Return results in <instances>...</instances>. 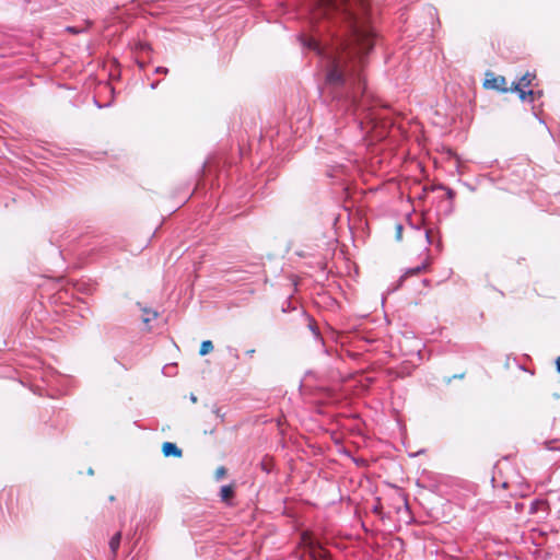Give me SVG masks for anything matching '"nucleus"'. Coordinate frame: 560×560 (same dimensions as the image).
Listing matches in <instances>:
<instances>
[{
    "mask_svg": "<svg viewBox=\"0 0 560 560\" xmlns=\"http://www.w3.org/2000/svg\"><path fill=\"white\" fill-rule=\"evenodd\" d=\"M317 7L316 18H339L348 24L351 44L341 52L329 54L326 84L336 92L339 89L347 90L342 105L347 110H351L362 125L360 116L370 109L371 96L360 68L364 56L373 47V34L360 23L351 0H318Z\"/></svg>",
    "mask_w": 560,
    "mask_h": 560,
    "instance_id": "f257e3e1",
    "label": "nucleus"
},
{
    "mask_svg": "<svg viewBox=\"0 0 560 560\" xmlns=\"http://www.w3.org/2000/svg\"><path fill=\"white\" fill-rule=\"evenodd\" d=\"M301 544L307 550L313 560H326L327 551L310 533H303L301 536Z\"/></svg>",
    "mask_w": 560,
    "mask_h": 560,
    "instance_id": "f03ea898",
    "label": "nucleus"
},
{
    "mask_svg": "<svg viewBox=\"0 0 560 560\" xmlns=\"http://www.w3.org/2000/svg\"><path fill=\"white\" fill-rule=\"evenodd\" d=\"M534 79V74L526 72L515 84L514 90L518 93V96L522 101H525L528 96L532 97L534 95L533 90L529 89Z\"/></svg>",
    "mask_w": 560,
    "mask_h": 560,
    "instance_id": "7ed1b4c3",
    "label": "nucleus"
},
{
    "mask_svg": "<svg viewBox=\"0 0 560 560\" xmlns=\"http://www.w3.org/2000/svg\"><path fill=\"white\" fill-rule=\"evenodd\" d=\"M485 86L495 89L499 91H503V92L508 91L506 81H505L504 77H494L491 80H486Z\"/></svg>",
    "mask_w": 560,
    "mask_h": 560,
    "instance_id": "20e7f679",
    "label": "nucleus"
},
{
    "mask_svg": "<svg viewBox=\"0 0 560 560\" xmlns=\"http://www.w3.org/2000/svg\"><path fill=\"white\" fill-rule=\"evenodd\" d=\"M162 452H163L164 456H166V457H168V456L180 457L183 454L182 450L175 443H172V442H165L162 446Z\"/></svg>",
    "mask_w": 560,
    "mask_h": 560,
    "instance_id": "39448f33",
    "label": "nucleus"
},
{
    "mask_svg": "<svg viewBox=\"0 0 560 560\" xmlns=\"http://www.w3.org/2000/svg\"><path fill=\"white\" fill-rule=\"evenodd\" d=\"M303 45L308 49L316 51L318 55L326 54L320 44L315 38H303Z\"/></svg>",
    "mask_w": 560,
    "mask_h": 560,
    "instance_id": "423d86ee",
    "label": "nucleus"
},
{
    "mask_svg": "<svg viewBox=\"0 0 560 560\" xmlns=\"http://www.w3.org/2000/svg\"><path fill=\"white\" fill-rule=\"evenodd\" d=\"M428 267V264L427 262H422L421 265L417 266V267H413V268H409L407 269L404 275H402V278H407V277H412V276H417L419 275L420 272L424 271Z\"/></svg>",
    "mask_w": 560,
    "mask_h": 560,
    "instance_id": "0eeeda50",
    "label": "nucleus"
},
{
    "mask_svg": "<svg viewBox=\"0 0 560 560\" xmlns=\"http://www.w3.org/2000/svg\"><path fill=\"white\" fill-rule=\"evenodd\" d=\"M120 539H121V534L118 532L116 533L109 540V548L113 552V555H116L119 546H120Z\"/></svg>",
    "mask_w": 560,
    "mask_h": 560,
    "instance_id": "6e6552de",
    "label": "nucleus"
},
{
    "mask_svg": "<svg viewBox=\"0 0 560 560\" xmlns=\"http://www.w3.org/2000/svg\"><path fill=\"white\" fill-rule=\"evenodd\" d=\"M213 350V345L210 340H206L201 343L200 346V350H199V353L200 355H206L208 354L209 352H211Z\"/></svg>",
    "mask_w": 560,
    "mask_h": 560,
    "instance_id": "1a4fd4ad",
    "label": "nucleus"
},
{
    "mask_svg": "<svg viewBox=\"0 0 560 560\" xmlns=\"http://www.w3.org/2000/svg\"><path fill=\"white\" fill-rule=\"evenodd\" d=\"M222 500H228L233 497L234 491L231 486H223L220 491Z\"/></svg>",
    "mask_w": 560,
    "mask_h": 560,
    "instance_id": "9d476101",
    "label": "nucleus"
},
{
    "mask_svg": "<svg viewBox=\"0 0 560 560\" xmlns=\"http://www.w3.org/2000/svg\"><path fill=\"white\" fill-rule=\"evenodd\" d=\"M155 73L167 74L168 73V69L165 68V67H158L155 69Z\"/></svg>",
    "mask_w": 560,
    "mask_h": 560,
    "instance_id": "9b49d317",
    "label": "nucleus"
},
{
    "mask_svg": "<svg viewBox=\"0 0 560 560\" xmlns=\"http://www.w3.org/2000/svg\"><path fill=\"white\" fill-rule=\"evenodd\" d=\"M225 475V468L224 467H220L217 469V477L218 478H221Z\"/></svg>",
    "mask_w": 560,
    "mask_h": 560,
    "instance_id": "f8f14e48",
    "label": "nucleus"
},
{
    "mask_svg": "<svg viewBox=\"0 0 560 560\" xmlns=\"http://www.w3.org/2000/svg\"><path fill=\"white\" fill-rule=\"evenodd\" d=\"M401 230H402V226L401 225H398L397 226V237L400 238L401 237Z\"/></svg>",
    "mask_w": 560,
    "mask_h": 560,
    "instance_id": "ddd939ff",
    "label": "nucleus"
},
{
    "mask_svg": "<svg viewBox=\"0 0 560 560\" xmlns=\"http://www.w3.org/2000/svg\"><path fill=\"white\" fill-rule=\"evenodd\" d=\"M556 366H557L558 373H560V357H558L556 360Z\"/></svg>",
    "mask_w": 560,
    "mask_h": 560,
    "instance_id": "4468645a",
    "label": "nucleus"
},
{
    "mask_svg": "<svg viewBox=\"0 0 560 560\" xmlns=\"http://www.w3.org/2000/svg\"><path fill=\"white\" fill-rule=\"evenodd\" d=\"M447 196L448 198H453L454 197V191L452 189H447Z\"/></svg>",
    "mask_w": 560,
    "mask_h": 560,
    "instance_id": "2eb2a0df",
    "label": "nucleus"
},
{
    "mask_svg": "<svg viewBox=\"0 0 560 560\" xmlns=\"http://www.w3.org/2000/svg\"><path fill=\"white\" fill-rule=\"evenodd\" d=\"M214 412H215V415H217L219 418L223 419V415L221 413V410H220V409H215V411H214Z\"/></svg>",
    "mask_w": 560,
    "mask_h": 560,
    "instance_id": "dca6fc26",
    "label": "nucleus"
},
{
    "mask_svg": "<svg viewBox=\"0 0 560 560\" xmlns=\"http://www.w3.org/2000/svg\"><path fill=\"white\" fill-rule=\"evenodd\" d=\"M254 353H255L254 349H250V350L246 351V354L249 355V357H252Z\"/></svg>",
    "mask_w": 560,
    "mask_h": 560,
    "instance_id": "f3484780",
    "label": "nucleus"
},
{
    "mask_svg": "<svg viewBox=\"0 0 560 560\" xmlns=\"http://www.w3.org/2000/svg\"><path fill=\"white\" fill-rule=\"evenodd\" d=\"M425 237H427L428 242H430V231L429 230L425 231Z\"/></svg>",
    "mask_w": 560,
    "mask_h": 560,
    "instance_id": "a211bd4d",
    "label": "nucleus"
},
{
    "mask_svg": "<svg viewBox=\"0 0 560 560\" xmlns=\"http://www.w3.org/2000/svg\"><path fill=\"white\" fill-rule=\"evenodd\" d=\"M190 399H191V401H192V402H196V401H197V397H196L195 395H191V396H190Z\"/></svg>",
    "mask_w": 560,
    "mask_h": 560,
    "instance_id": "6ab92c4d",
    "label": "nucleus"
},
{
    "mask_svg": "<svg viewBox=\"0 0 560 560\" xmlns=\"http://www.w3.org/2000/svg\"><path fill=\"white\" fill-rule=\"evenodd\" d=\"M69 32H72V33H77V31L74 30V27H68L67 28Z\"/></svg>",
    "mask_w": 560,
    "mask_h": 560,
    "instance_id": "aec40b11",
    "label": "nucleus"
},
{
    "mask_svg": "<svg viewBox=\"0 0 560 560\" xmlns=\"http://www.w3.org/2000/svg\"><path fill=\"white\" fill-rule=\"evenodd\" d=\"M158 84H159V82H154V83L151 84V88L155 89L158 86Z\"/></svg>",
    "mask_w": 560,
    "mask_h": 560,
    "instance_id": "412c9836",
    "label": "nucleus"
},
{
    "mask_svg": "<svg viewBox=\"0 0 560 560\" xmlns=\"http://www.w3.org/2000/svg\"><path fill=\"white\" fill-rule=\"evenodd\" d=\"M151 315H152L153 318H155L158 316V313L156 312H152Z\"/></svg>",
    "mask_w": 560,
    "mask_h": 560,
    "instance_id": "4be33fe9",
    "label": "nucleus"
},
{
    "mask_svg": "<svg viewBox=\"0 0 560 560\" xmlns=\"http://www.w3.org/2000/svg\"><path fill=\"white\" fill-rule=\"evenodd\" d=\"M150 319H151L150 317H145V318L143 319V322H144V323H149V322H150Z\"/></svg>",
    "mask_w": 560,
    "mask_h": 560,
    "instance_id": "5701e85b",
    "label": "nucleus"
}]
</instances>
